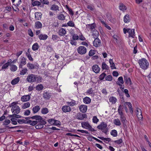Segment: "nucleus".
Here are the masks:
<instances>
[{
    "mask_svg": "<svg viewBox=\"0 0 151 151\" xmlns=\"http://www.w3.org/2000/svg\"><path fill=\"white\" fill-rule=\"evenodd\" d=\"M26 120H30V119H35V120L32 121L36 122V124H37L35 127L37 129H40L43 128V125L46 124V122L39 115H35L32 117H25Z\"/></svg>",
    "mask_w": 151,
    "mask_h": 151,
    "instance_id": "nucleus-1",
    "label": "nucleus"
},
{
    "mask_svg": "<svg viewBox=\"0 0 151 151\" xmlns=\"http://www.w3.org/2000/svg\"><path fill=\"white\" fill-rule=\"evenodd\" d=\"M139 64L140 67L143 69H146L149 65V63L145 59L142 58L139 60Z\"/></svg>",
    "mask_w": 151,
    "mask_h": 151,
    "instance_id": "nucleus-2",
    "label": "nucleus"
},
{
    "mask_svg": "<svg viewBox=\"0 0 151 151\" xmlns=\"http://www.w3.org/2000/svg\"><path fill=\"white\" fill-rule=\"evenodd\" d=\"M81 125L82 127L84 128L88 129L91 131H95L93 128H92V127L89 124L88 122H82Z\"/></svg>",
    "mask_w": 151,
    "mask_h": 151,
    "instance_id": "nucleus-3",
    "label": "nucleus"
},
{
    "mask_svg": "<svg viewBox=\"0 0 151 151\" xmlns=\"http://www.w3.org/2000/svg\"><path fill=\"white\" fill-rule=\"evenodd\" d=\"M17 122L19 124H29L32 126L36 125V122L32 121L31 120L27 121L24 119H19L18 120Z\"/></svg>",
    "mask_w": 151,
    "mask_h": 151,
    "instance_id": "nucleus-4",
    "label": "nucleus"
},
{
    "mask_svg": "<svg viewBox=\"0 0 151 151\" xmlns=\"http://www.w3.org/2000/svg\"><path fill=\"white\" fill-rule=\"evenodd\" d=\"M36 75L33 74H29L26 79L27 81L29 83H33L36 81Z\"/></svg>",
    "mask_w": 151,
    "mask_h": 151,
    "instance_id": "nucleus-5",
    "label": "nucleus"
},
{
    "mask_svg": "<svg viewBox=\"0 0 151 151\" xmlns=\"http://www.w3.org/2000/svg\"><path fill=\"white\" fill-rule=\"evenodd\" d=\"M86 47L83 46H79L77 49L78 52L80 54H85L86 52Z\"/></svg>",
    "mask_w": 151,
    "mask_h": 151,
    "instance_id": "nucleus-6",
    "label": "nucleus"
},
{
    "mask_svg": "<svg viewBox=\"0 0 151 151\" xmlns=\"http://www.w3.org/2000/svg\"><path fill=\"white\" fill-rule=\"evenodd\" d=\"M20 108L18 106H15L12 107L11 111L13 114L15 115L19 113L20 112Z\"/></svg>",
    "mask_w": 151,
    "mask_h": 151,
    "instance_id": "nucleus-7",
    "label": "nucleus"
},
{
    "mask_svg": "<svg viewBox=\"0 0 151 151\" xmlns=\"http://www.w3.org/2000/svg\"><path fill=\"white\" fill-rule=\"evenodd\" d=\"M76 117V118L78 119L82 120L85 118L87 117V115L86 114H82L79 112L77 114Z\"/></svg>",
    "mask_w": 151,
    "mask_h": 151,
    "instance_id": "nucleus-8",
    "label": "nucleus"
},
{
    "mask_svg": "<svg viewBox=\"0 0 151 151\" xmlns=\"http://www.w3.org/2000/svg\"><path fill=\"white\" fill-rule=\"evenodd\" d=\"M101 45V40L98 38H95L93 42V46L95 47H98Z\"/></svg>",
    "mask_w": 151,
    "mask_h": 151,
    "instance_id": "nucleus-9",
    "label": "nucleus"
},
{
    "mask_svg": "<svg viewBox=\"0 0 151 151\" xmlns=\"http://www.w3.org/2000/svg\"><path fill=\"white\" fill-rule=\"evenodd\" d=\"M127 32L129 33V37H132L133 38H134L135 32L134 29H128Z\"/></svg>",
    "mask_w": 151,
    "mask_h": 151,
    "instance_id": "nucleus-10",
    "label": "nucleus"
},
{
    "mask_svg": "<svg viewBox=\"0 0 151 151\" xmlns=\"http://www.w3.org/2000/svg\"><path fill=\"white\" fill-rule=\"evenodd\" d=\"M92 69L93 71L96 73H99L100 69L99 66L97 65H95L93 66Z\"/></svg>",
    "mask_w": 151,
    "mask_h": 151,
    "instance_id": "nucleus-11",
    "label": "nucleus"
},
{
    "mask_svg": "<svg viewBox=\"0 0 151 151\" xmlns=\"http://www.w3.org/2000/svg\"><path fill=\"white\" fill-rule=\"evenodd\" d=\"M62 109L63 112L65 113L69 112L71 110L70 107L68 106H63Z\"/></svg>",
    "mask_w": 151,
    "mask_h": 151,
    "instance_id": "nucleus-12",
    "label": "nucleus"
},
{
    "mask_svg": "<svg viewBox=\"0 0 151 151\" xmlns=\"http://www.w3.org/2000/svg\"><path fill=\"white\" fill-rule=\"evenodd\" d=\"M124 81L126 84L129 83L130 85L132 84V81L130 78L128 77L127 75L124 76Z\"/></svg>",
    "mask_w": 151,
    "mask_h": 151,
    "instance_id": "nucleus-13",
    "label": "nucleus"
},
{
    "mask_svg": "<svg viewBox=\"0 0 151 151\" xmlns=\"http://www.w3.org/2000/svg\"><path fill=\"white\" fill-rule=\"evenodd\" d=\"M30 99V97L29 95H26L23 96L21 98V101L23 102H25L29 101Z\"/></svg>",
    "mask_w": 151,
    "mask_h": 151,
    "instance_id": "nucleus-14",
    "label": "nucleus"
},
{
    "mask_svg": "<svg viewBox=\"0 0 151 151\" xmlns=\"http://www.w3.org/2000/svg\"><path fill=\"white\" fill-rule=\"evenodd\" d=\"M79 109L81 112L83 113L85 112L87 110V106L85 105H81L80 106Z\"/></svg>",
    "mask_w": 151,
    "mask_h": 151,
    "instance_id": "nucleus-15",
    "label": "nucleus"
},
{
    "mask_svg": "<svg viewBox=\"0 0 151 151\" xmlns=\"http://www.w3.org/2000/svg\"><path fill=\"white\" fill-rule=\"evenodd\" d=\"M26 58L24 57L22 58L21 60L20 63L19 65V68H22L23 66L26 64Z\"/></svg>",
    "mask_w": 151,
    "mask_h": 151,
    "instance_id": "nucleus-16",
    "label": "nucleus"
},
{
    "mask_svg": "<svg viewBox=\"0 0 151 151\" xmlns=\"http://www.w3.org/2000/svg\"><path fill=\"white\" fill-rule=\"evenodd\" d=\"M38 37L40 40H45L47 38L48 36L46 34H41L39 35Z\"/></svg>",
    "mask_w": 151,
    "mask_h": 151,
    "instance_id": "nucleus-17",
    "label": "nucleus"
},
{
    "mask_svg": "<svg viewBox=\"0 0 151 151\" xmlns=\"http://www.w3.org/2000/svg\"><path fill=\"white\" fill-rule=\"evenodd\" d=\"M107 126V124L106 123H105L104 122H102L100 125L97 126V128L98 129L101 130L104 128H106Z\"/></svg>",
    "mask_w": 151,
    "mask_h": 151,
    "instance_id": "nucleus-18",
    "label": "nucleus"
},
{
    "mask_svg": "<svg viewBox=\"0 0 151 151\" xmlns=\"http://www.w3.org/2000/svg\"><path fill=\"white\" fill-rule=\"evenodd\" d=\"M51 96V94L48 92H46L43 93V96L44 98L46 99H49Z\"/></svg>",
    "mask_w": 151,
    "mask_h": 151,
    "instance_id": "nucleus-19",
    "label": "nucleus"
},
{
    "mask_svg": "<svg viewBox=\"0 0 151 151\" xmlns=\"http://www.w3.org/2000/svg\"><path fill=\"white\" fill-rule=\"evenodd\" d=\"M93 31V38L94 39L97 38L99 35V32L95 29H94Z\"/></svg>",
    "mask_w": 151,
    "mask_h": 151,
    "instance_id": "nucleus-20",
    "label": "nucleus"
},
{
    "mask_svg": "<svg viewBox=\"0 0 151 151\" xmlns=\"http://www.w3.org/2000/svg\"><path fill=\"white\" fill-rule=\"evenodd\" d=\"M40 109V106L38 105L34 107L32 109L33 113L34 114L38 112Z\"/></svg>",
    "mask_w": 151,
    "mask_h": 151,
    "instance_id": "nucleus-21",
    "label": "nucleus"
},
{
    "mask_svg": "<svg viewBox=\"0 0 151 151\" xmlns=\"http://www.w3.org/2000/svg\"><path fill=\"white\" fill-rule=\"evenodd\" d=\"M19 78L17 77L13 80L11 81V83L12 85H15L19 82Z\"/></svg>",
    "mask_w": 151,
    "mask_h": 151,
    "instance_id": "nucleus-22",
    "label": "nucleus"
},
{
    "mask_svg": "<svg viewBox=\"0 0 151 151\" xmlns=\"http://www.w3.org/2000/svg\"><path fill=\"white\" fill-rule=\"evenodd\" d=\"M124 21L125 23H127L130 22V18L128 14H127L125 15L124 16Z\"/></svg>",
    "mask_w": 151,
    "mask_h": 151,
    "instance_id": "nucleus-23",
    "label": "nucleus"
},
{
    "mask_svg": "<svg viewBox=\"0 0 151 151\" xmlns=\"http://www.w3.org/2000/svg\"><path fill=\"white\" fill-rule=\"evenodd\" d=\"M86 26L87 27L88 29L90 30H91L93 29L94 30L96 27L95 24L94 23L92 24H88L86 25Z\"/></svg>",
    "mask_w": 151,
    "mask_h": 151,
    "instance_id": "nucleus-24",
    "label": "nucleus"
},
{
    "mask_svg": "<svg viewBox=\"0 0 151 151\" xmlns=\"http://www.w3.org/2000/svg\"><path fill=\"white\" fill-rule=\"evenodd\" d=\"M50 9L55 11L59 10V6L56 4L52 5Z\"/></svg>",
    "mask_w": 151,
    "mask_h": 151,
    "instance_id": "nucleus-25",
    "label": "nucleus"
},
{
    "mask_svg": "<svg viewBox=\"0 0 151 151\" xmlns=\"http://www.w3.org/2000/svg\"><path fill=\"white\" fill-rule=\"evenodd\" d=\"M137 112H139V113H137V115L138 118L139 119H141L143 118L142 115L141 111L140 109H139L137 110Z\"/></svg>",
    "mask_w": 151,
    "mask_h": 151,
    "instance_id": "nucleus-26",
    "label": "nucleus"
},
{
    "mask_svg": "<svg viewBox=\"0 0 151 151\" xmlns=\"http://www.w3.org/2000/svg\"><path fill=\"white\" fill-rule=\"evenodd\" d=\"M35 26L37 29H39L42 28V24L39 21H37L35 22Z\"/></svg>",
    "mask_w": 151,
    "mask_h": 151,
    "instance_id": "nucleus-27",
    "label": "nucleus"
},
{
    "mask_svg": "<svg viewBox=\"0 0 151 151\" xmlns=\"http://www.w3.org/2000/svg\"><path fill=\"white\" fill-rule=\"evenodd\" d=\"M114 123L116 126H119L121 125V123L120 120L119 119H115L114 120Z\"/></svg>",
    "mask_w": 151,
    "mask_h": 151,
    "instance_id": "nucleus-28",
    "label": "nucleus"
},
{
    "mask_svg": "<svg viewBox=\"0 0 151 151\" xmlns=\"http://www.w3.org/2000/svg\"><path fill=\"white\" fill-rule=\"evenodd\" d=\"M66 33V31L65 29L63 28L61 29L59 31V35L61 36L65 35Z\"/></svg>",
    "mask_w": 151,
    "mask_h": 151,
    "instance_id": "nucleus-29",
    "label": "nucleus"
},
{
    "mask_svg": "<svg viewBox=\"0 0 151 151\" xmlns=\"http://www.w3.org/2000/svg\"><path fill=\"white\" fill-rule=\"evenodd\" d=\"M12 60L9 59L7 63L5 64L2 67V69H6L10 64V62H11Z\"/></svg>",
    "mask_w": 151,
    "mask_h": 151,
    "instance_id": "nucleus-30",
    "label": "nucleus"
},
{
    "mask_svg": "<svg viewBox=\"0 0 151 151\" xmlns=\"http://www.w3.org/2000/svg\"><path fill=\"white\" fill-rule=\"evenodd\" d=\"M83 101L85 103L88 104L91 102V99L88 97H86L83 99Z\"/></svg>",
    "mask_w": 151,
    "mask_h": 151,
    "instance_id": "nucleus-31",
    "label": "nucleus"
},
{
    "mask_svg": "<svg viewBox=\"0 0 151 151\" xmlns=\"http://www.w3.org/2000/svg\"><path fill=\"white\" fill-rule=\"evenodd\" d=\"M109 62L111 65V68L112 69H116V67H115L114 63L113 62L112 59H110L109 60Z\"/></svg>",
    "mask_w": 151,
    "mask_h": 151,
    "instance_id": "nucleus-32",
    "label": "nucleus"
},
{
    "mask_svg": "<svg viewBox=\"0 0 151 151\" xmlns=\"http://www.w3.org/2000/svg\"><path fill=\"white\" fill-rule=\"evenodd\" d=\"M27 67L29 69H34L35 68V65L33 64L30 63H28L27 64Z\"/></svg>",
    "mask_w": 151,
    "mask_h": 151,
    "instance_id": "nucleus-33",
    "label": "nucleus"
},
{
    "mask_svg": "<svg viewBox=\"0 0 151 151\" xmlns=\"http://www.w3.org/2000/svg\"><path fill=\"white\" fill-rule=\"evenodd\" d=\"M125 103L127 105L129 106V110L130 112L131 113H132L133 112V108L132 106V104L130 102H126Z\"/></svg>",
    "mask_w": 151,
    "mask_h": 151,
    "instance_id": "nucleus-34",
    "label": "nucleus"
},
{
    "mask_svg": "<svg viewBox=\"0 0 151 151\" xmlns=\"http://www.w3.org/2000/svg\"><path fill=\"white\" fill-rule=\"evenodd\" d=\"M42 14L40 12H36L35 14V17L36 19L39 20V18H41Z\"/></svg>",
    "mask_w": 151,
    "mask_h": 151,
    "instance_id": "nucleus-35",
    "label": "nucleus"
},
{
    "mask_svg": "<svg viewBox=\"0 0 151 151\" xmlns=\"http://www.w3.org/2000/svg\"><path fill=\"white\" fill-rule=\"evenodd\" d=\"M57 18L60 20H63L65 19V16L63 14H60L57 16Z\"/></svg>",
    "mask_w": 151,
    "mask_h": 151,
    "instance_id": "nucleus-36",
    "label": "nucleus"
},
{
    "mask_svg": "<svg viewBox=\"0 0 151 151\" xmlns=\"http://www.w3.org/2000/svg\"><path fill=\"white\" fill-rule=\"evenodd\" d=\"M39 48V45L37 43L34 44L32 46V49L33 50H37Z\"/></svg>",
    "mask_w": 151,
    "mask_h": 151,
    "instance_id": "nucleus-37",
    "label": "nucleus"
},
{
    "mask_svg": "<svg viewBox=\"0 0 151 151\" xmlns=\"http://www.w3.org/2000/svg\"><path fill=\"white\" fill-rule=\"evenodd\" d=\"M102 69H105L108 70L109 69V67L108 66L105 62H103L102 65Z\"/></svg>",
    "mask_w": 151,
    "mask_h": 151,
    "instance_id": "nucleus-38",
    "label": "nucleus"
},
{
    "mask_svg": "<svg viewBox=\"0 0 151 151\" xmlns=\"http://www.w3.org/2000/svg\"><path fill=\"white\" fill-rule=\"evenodd\" d=\"M48 110L47 108H43L41 109V113L43 114H46L48 112Z\"/></svg>",
    "mask_w": 151,
    "mask_h": 151,
    "instance_id": "nucleus-39",
    "label": "nucleus"
},
{
    "mask_svg": "<svg viewBox=\"0 0 151 151\" xmlns=\"http://www.w3.org/2000/svg\"><path fill=\"white\" fill-rule=\"evenodd\" d=\"M30 104L29 102H27L23 104L22 106V107L23 109H25L30 106Z\"/></svg>",
    "mask_w": 151,
    "mask_h": 151,
    "instance_id": "nucleus-40",
    "label": "nucleus"
},
{
    "mask_svg": "<svg viewBox=\"0 0 151 151\" xmlns=\"http://www.w3.org/2000/svg\"><path fill=\"white\" fill-rule=\"evenodd\" d=\"M111 134L114 137H116L117 135V132L116 130H112L111 132Z\"/></svg>",
    "mask_w": 151,
    "mask_h": 151,
    "instance_id": "nucleus-41",
    "label": "nucleus"
},
{
    "mask_svg": "<svg viewBox=\"0 0 151 151\" xmlns=\"http://www.w3.org/2000/svg\"><path fill=\"white\" fill-rule=\"evenodd\" d=\"M43 88V86L41 84H39L36 87V90L39 91L42 90Z\"/></svg>",
    "mask_w": 151,
    "mask_h": 151,
    "instance_id": "nucleus-42",
    "label": "nucleus"
},
{
    "mask_svg": "<svg viewBox=\"0 0 151 151\" xmlns=\"http://www.w3.org/2000/svg\"><path fill=\"white\" fill-rule=\"evenodd\" d=\"M119 7L120 9L122 11H124L126 9V6L122 4H120Z\"/></svg>",
    "mask_w": 151,
    "mask_h": 151,
    "instance_id": "nucleus-43",
    "label": "nucleus"
},
{
    "mask_svg": "<svg viewBox=\"0 0 151 151\" xmlns=\"http://www.w3.org/2000/svg\"><path fill=\"white\" fill-rule=\"evenodd\" d=\"M27 68H25L20 71V74L21 75H24L27 73Z\"/></svg>",
    "mask_w": 151,
    "mask_h": 151,
    "instance_id": "nucleus-44",
    "label": "nucleus"
},
{
    "mask_svg": "<svg viewBox=\"0 0 151 151\" xmlns=\"http://www.w3.org/2000/svg\"><path fill=\"white\" fill-rule=\"evenodd\" d=\"M116 99L113 97H111L109 99V101L110 102H112V103L115 104L116 101Z\"/></svg>",
    "mask_w": 151,
    "mask_h": 151,
    "instance_id": "nucleus-45",
    "label": "nucleus"
},
{
    "mask_svg": "<svg viewBox=\"0 0 151 151\" xmlns=\"http://www.w3.org/2000/svg\"><path fill=\"white\" fill-rule=\"evenodd\" d=\"M32 4L33 6H39L40 5V3L39 1H36L33 2Z\"/></svg>",
    "mask_w": 151,
    "mask_h": 151,
    "instance_id": "nucleus-46",
    "label": "nucleus"
},
{
    "mask_svg": "<svg viewBox=\"0 0 151 151\" xmlns=\"http://www.w3.org/2000/svg\"><path fill=\"white\" fill-rule=\"evenodd\" d=\"M87 8L88 9H90L91 11H93L95 9L94 6L92 4L88 5L87 6Z\"/></svg>",
    "mask_w": 151,
    "mask_h": 151,
    "instance_id": "nucleus-47",
    "label": "nucleus"
},
{
    "mask_svg": "<svg viewBox=\"0 0 151 151\" xmlns=\"http://www.w3.org/2000/svg\"><path fill=\"white\" fill-rule=\"evenodd\" d=\"M112 77L111 75H108L105 78V80L106 81H111L112 80Z\"/></svg>",
    "mask_w": 151,
    "mask_h": 151,
    "instance_id": "nucleus-48",
    "label": "nucleus"
},
{
    "mask_svg": "<svg viewBox=\"0 0 151 151\" xmlns=\"http://www.w3.org/2000/svg\"><path fill=\"white\" fill-rule=\"evenodd\" d=\"M120 118L122 122L124 124L126 122V118L124 116H120Z\"/></svg>",
    "mask_w": 151,
    "mask_h": 151,
    "instance_id": "nucleus-49",
    "label": "nucleus"
},
{
    "mask_svg": "<svg viewBox=\"0 0 151 151\" xmlns=\"http://www.w3.org/2000/svg\"><path fill=\"white\" fill-rule=\"evenodd\" d=\"M36 81L38 83H40L42 82V78L40 76H38L36 75Z\"/></svg>",
    "mask_w": 151,
    "mask_h": 151,
    "instance_id": "nucleus-50",
    "label": "nucleus"
},
{
    "mask_svg": "<svg viewBox=\"0 0 151 151\" xmlns=\"http://www.w3.org/2000/svg\"><path fill=\"white\" fill-rule=\"evenodd\" d=\"M57 121H56L55 120L53 119H49L48 120V122L51 124H53L56 123V122Z\"/></svg>",
    "mask_w": 151,
    "mask_h": 151,
    "instance_id": "nucleus-51",
    "label": "nucleus"
},
{
    "mask_svg": "<svg viewBox=\"0 0 151 151\" xmlns=\"http://www.w3.org/2000/svg\"><path fill=\"white\" fill-rule=\"evenodd\" d=\"M10 70L12 71H14L17 70V67L15 65H13L11 66Z\"/></svg>",
    "mask_w": 151,
    "mask_h": 151,
    "instance_id": "nucleus-52",
    "label": "nucleus"
},
{
    "mask_svg": "<svg viewBox=\"0 0 151 151\" xmlns=\"http://www.w3.org/2000/svg\"><path fill=\"white\" fill-rule=\"evenodd\" d=\"M92 121L94 123H97L99 122V119L97 118L96 116H94L93 118Z\"/></svg>",
    "mask_w": 151,
    "mask_h": 151,
    "instance_id": "nucleus-53",
    "label": "nucleus"
},
{
    "mask_svg": "<svg viewBox=\"0 0 151 151\" xmlns=\"http://www.w3.org/2000/svg\"><path fill=\"white\" fill-rule=\"evenodd\" d=\"M106 75L105 73H103L99 76V79L101 80H103L104 79Z\"/></svg>",
    "mask_w": 151,
    "mask_h": 151,
    "instance_id": "nucleus-54",
    "label": "nucleus"
},
{
    "mask_svg": "<svg viewBox=\"0 0 151 151\" xmlns=\"http://www.w3.org/2000/svg\"><path fill=\"white\" fill-rule=\"evenodd\" d=\"M67 24L68 26L71 27H74L75 26V24L73 22L71 21H70L68 22Z\"/></svg>",
    "mask_w": 151,
    "mask_h": 151,
    "instance_id": "nucleus-55",
    "label": "nucleus"
},
{
    "mask_svg": "<svg viewBox=\"0 0 151 151\" xmlns=\"http://www.w3.org/2000/svg\"><path fill=\"white\" fill-rule=\"evenodd\" d=\"M118 80L119 83L121 84H123L124 83V81L123 77L122 76L119 77L118 78Z\"/></svg>",
    "mask_w": 151,
    "mask_h": 151,
    "instance_id": "nucleus-56",
    "label": "nucleus"
},
{
    "mask_svg": "<svg viewBox=\"0 0 151 151\" xmlns=\"http://www.w3.org/2000/svg\"><path fill=\"white\" fill-rule=\"evenodd\" d=\"M114 142L115 143H116L118 144H121L122 142V139H119L117 140L114 141Z\"/></svg>",
    "mask_w": 151,
    "mask_h": 151,
    "instance_id": "nucleus-57",
    "label": "nucleus"
},
{
    "mask_svg": "<svg viewBox=\"0 0 151 151\" xmlns=\"http://www.w3.org/2000/svg\"><path fill=\"white\" fill-rule=\"evenodd\" d=\"M12 123L14 125H16L17 124V122L16 120H15L14 118H12L11 119Z\"/></svg>",
    "mask_w": 151,
    "mask_h": 151,
    "instance_id": "nucleus-58",
    "label": "nucleus"
},
{
    "mask_svg": "<svg viewBox=\"0 0 151 151\" xmlns=\"http://www.w3.org/2000/svg\"><path fill=\"white\" fill-rule=\"evenodd\" d=\"M10 123V121L9 119L6 120L4 122V125H6Z\"/></svg>",
    "mask_w": 151,
    "mask_h": 151,
    "instance_id": "nucleus-59",
    "label": "nucleus"
},
{
    "mask_svg": "<svg viewBox=\"0 0 151 151\" xmlns=\"http://www.w3.org/2000/svg\"><path fill=\"white\" fill-rule=\"evenodd\" d=\"M72 38H73V40H78V39L79 38V37L78 35H76L74 34Z\"/></svg>",
    "mask_w": 151,
    "mask_h": 151,
    "instance_id": "nucleus-60",
    "label": "nucleus"
},
{
    "mask_svg": "<svg viewBox=\"0 0 151 151\" xmlns=\"http://www.w3.org/2000/svg\"><path fill=\"white\" fill-rule=\"evenodd\" d=\"M95 54L94 51V50H91L89 52V55L90 56H92Z\"/></svg>",
    "mask_w": 151,
    "mask_h": 151,
    "instance_id": "nucleus-61",
    "label": "nucleus"
},
{
    "mask_svg": "<svg viewBox=\"0 0 151 151\" xmlns=\"http://www.w3.org/2000/svg\"><path fill=\"white\" fill-rule=\"evenodd\" d=\"M41 2L42 3H43L44 4H49V1L47 0H40Z\"/></svg>",
    "mask_w": 151,
    "mask_h": 151,
    "instance_id": "nucleus-62",
    "label": "nucleus"
},
{
    "mask_svg": "<svg viewBox=\"0 0 151 151\" xmlns=\"http://www.w3.org/2000/svg\"><path fill=\"white\" fill-rule=\"evenodd\" d=\"M29 35L31 37H32L33 36V33L31 29H29L28 30Z\"/></svg>",
    "mask_w": 151,
    "mask_h": 151,
    "instance_id": "nucleus-63",
    "label": "nucleus"
},
{
    "mask_svg": "<svg viewBox=\"0 0 151 151\" xmlns=\"http://www.w3.org/2000/svg\"><path fill=\"white\" fill-rule=\"evenodd\" d=\"M30 111L29 110H27L26 111L24 112V114L25 115L28 116V115H29L30 114Z\"/></svg>",
    "mask_w": 151,
    "mask_h": 151,
    "instance_id": "nucleus-64",
    "label": "nucleus"
}]
</instances>
